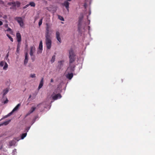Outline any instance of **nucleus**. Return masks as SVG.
I'll return each instance as SVG.
<instances>
[{
	"label": "nucleus",
	"mask_w": 155,
	"mask_h": 155,
	"mask_svg": "<svg viewBox=\"0 0 155 155\" xmlns=\"http://www.w3.org/2000/svg\"><path fill=\"white\" fill-rule=\"evenodd\" d=\"M4 26L5 28H7L8 27V24H5L4 25Z\"/></svg>",
	"instance_id": "37998d69"
},
{
	"label": "nucleus",
	"mask_w": 155,
	"mask_h": 155,
	"mask_svg": "<svg viewBox=\"0 0 155 155\" xmlns=\"http://www.w3.org/2000/svg\"><path fill=\"white\" fill-rule=\"evenodd\" d=\"M18 45H17V48H20V46H21V43L20 42H18Z\"/></svg>",
	"instance_id": "f704fd0d"
},
{
	"label": "nucleus",
	"mask_w": 155,
	"mask_h": 155,
	"mask_svg": "<svg viewBox=\"0 0 155 155\" xmlns=\"http://www.w3.org/2000/svg\"><path fill=\"white\" fill-rule=\"evenodd\" d=\"M61 97V96L60 94H58L52 96L53 99L54 100H56L58 98H60Z\"/></svg>",
	"instance_id": "6e6552de"
},
{
	"label": "nucleus",
	"mask_w": 155,
	"mask_h": 155,
	"mask_svg": "<svg viewBox=\"0 0 155 155\" xmlns=\"http://www.w3.org/2000/svg\"><path fill=\"white\" fill-rule=\"evenodd\" d=\"M82 25V22H81L78 21V29L79 30H80L81 28V26Z\"/></svg>",
	"instance_id": "4be33fe9"
},
{
	"label": "nucleus",
	"mask_w": 155,
	"mask_h": 155,
	"mask_svg": "<svg viewBox=\"0 0 155 155\" xmlns=\"http://www.w3.org/2000/svg\"><path fill=\"white\" fill-rule=\"evenodd\" d=\"M16 142L15 141V140H13L10 141L9 142V145L10 146H12L13 145H14Z\"/></svg>",
	"instance_id": "f3484780"
},
{
	"label": "nucleus",
	"mask_w": 155,
	"mask_h": 155,
	"mask_svg": "<svg viewBox=\"0 0 155 155\" xmlns=\"http://www.w3.org/2000/svg\"><path fill=\"white\" fill-rule=\"evenodd\" d=\"M29 5H30L31 7H35V5L34 2H30L29 5H27L26 6L27 7Z\"/></svg>",
	"instance_id": "6ab92c4d"
},
{
	"label": "nucleus",
	"mask_w": 155,
	"mask_h": 155,
	"mask_svg": "<svg viewBox=\"0 0 155 155\" xmlns=\"http://www.w3.org/2000/svg\"><path fill=\"white\" fill-rule=\"evenodd\" d=\"M20 3L19 2L17 1L16 3V5H17V7H19L20 5Z\"/></svg>",
	"instance_id": "473e14b6"
},
{
	"label": "nucleus",
	"mask_w": 155,
	"mask_h": 155,
	"mask_svg": "<svg viewBox=\"0 0 155 155\" xmlns=\"http://www.w3.org/2000/svg\"><path fill=\"white\" fill-rule=\"evenodd\" d=\"M32 57V56L31 57V59L32 60V61H33L35 60V57Z\"/></svg>",
	"instance_id": "c03bdc74"
},
{
	"label": "nucleus",
	"mask_w": 155,
	"mask_h": 155,
	"mask_svg": "<svg viewBox=\"0 0 155 155\" xmlns=\"http://www.w3.org/2000/svg\"><path fill=\"white\" fill-rule=\"evenodd\" d=\"M45 43L47 48L50 49L51 47L52 43L50 35H45Z\"/></svg>",
	"instance_id": "f03ea898"
},
{
	"label": "nucleus",
	"mask_w": 155,
	"mask_h": 155,
	"mask_svg": "<svg viewBox=\"0 0 155 155\" xmlns=\"http://www.w3.org/2000/svg\"><path fill=\"white\" fill-rule=\"evenodd\" d=\"M46 32L45 33V35H50V32H51V30L50 29L51 28L49 24L47 23L46 24Z\"/></svg>",
	"instance_id": "20e7f679"
},
{
	"label": "nucleus",
	"mask_w": 155,
	"mask_h": 155,
	"mask_svg": "<svg viewBox=\"0 0 155 155\" xmlns=\"http://www.w3.org/2000/svg\"><path fill=\"white\" fill-rule=\"evenodd\" d=\"M5 64V62H3V61H2L0 63V66L1 67H2L4 66V65Z\"/></svg>",
	"instance_id": "2f4dec72"
},
{
	"label": "nucleus",
	"mask_w": 155,
	"mask_h": 155,
	"mask_svg": "<svg viewBox=\"0 0 155 155\" xmlns=\"http://www.w3.org/2000/svg\"><path fill=\"white\" fill-rule=\"evenodd\" d=\"M58 18L61 21H64V18L61 16H59Z\"/></svg>",
	"instance_id": "72a5a7b5"
},
{
	"label": "nucleus",
	"mask_w": 155,
	"mask_h": 155,
	"mask_svg": "<svg viewBox=\"0 0 155 155\" xmlns=\"http://www.w3.org/2000/svg\"><path fill=\"white\" fill-rule=\"evenodd\" d=\"M2 24H3L2 22V21H0V26L2 25Z\"/></svg>",
	"instance_id": "a18cd8bd"
},
{
	"label": "nucleus",
	"mask_w": 155,
	"mask_h": 155,
	"mask_svg": "<svg viewBox=\"0 0 155 155\" xmlns=\"http://www.w3.org/2000/svg\"><path fill=\"white\" fill-rule=\"evenodd\" d=\"M16 37L17 41L18 42H21V36L19 33H17Z\"/></svg>",
	"instance_id": "f8f14e48"
},
{
	"label": "nucleus",
	"mask_w": 155,
	"mask_h": 155,
	"mask_svg": "<svg viewBox=\"0 0 155 155\" xmlns=\"http://www.w3.org/2000/svg\"><path fill=\"white\" fill-rule=\"evenodd\" d=\"M12 5H13L14 7L16 6V2H12Z\"/></svg>",
	"instance_id": "c9c22d12"
},
{
	"label": "nucleus",
	"mask_w": 155,
	"mask_h": 155,
	"mask_svg": "<svg viewBox=\"0 0 155 155\" xmlns=\"http://www.w3.org/2000/svg\"><path fill=\"white\" fill-rule=\"evenodd\" d=\"M8 53H9V52H8V53L7 54H6V55L5 57V58H6V60H7V59L8 58V57L9 56Z\"/></svg>",
	"instance_id": "e433bc0d"
},
{
	"label": "nucleus",
	"mask_w": 155,
	"mask_h": 155,
	"mask_svg": "<svg viewBox=\"0 0 155 155\" xmlns=\"http://www.w3.org/2000/svg\"><path fill=\"white\" fill-rule=\"evenodd\" d=\"M12 112H11L9 113L7 115L5 116L4 117H3L0 120V121L2 120L3 119L5 118H7L8 117L10 116L12 114Z\"/></svg>",
	"instance_id": "aec40b11"
},
{
	"label": "nucleus",
	"mask_w": 155,
	"mask_h": 155,
	"mask_svg": "<svg viewBox=\"0 0 155 155\" xmlns=\"http://www.w3.org/2000/svg\"><path fill=\"white\" fill-rule=\"evenodd\" d=\"M6 35L9 38V39H10L11 41L12 42H13V38L11 36H10L8 34H7Z\"/></svg>",
	"instance_id": "bb28decb"
},
{
	"label": "nucleus",
	"mask_w": 155,
	"mask_h": 155,
	"mask_svg": "<svg viewBox=\"0 0 155 155\" xmlns=\"http://www.w3.org/2000/svg\"><path fill=\"white\" fill-rule=\"evenodd\" d=\"M54 81L53 79H51V82H53Z\"/></svg>",
	"instance_id": "49530a36"
},
{
	"label": "nucleus",
	"mask_w": 155,
	"mask_h": 155,
	"mask_svg": "<svg viewBox=\"0 0 155 155\" xmlns=\"http://www.w3.org/2000/svg\"><path fill=\"white\" fill-rule=\"evenodd\" d=\"M31 97V95H30L29 96V98H30Z\"/></svg>",
	"instance_id": "8fccbe9b"
},
{
	"label": "nucleus",
	"mask_w": 155,
	"mask_h": 155,
	"mask_svg": "<svg viewBox=\"0 0 155 155\" xmlns=\"http://www.w3.org/2000/svg\"><path fill=\"white\" fill-rule=\"evenodd\" d=\"M20 50V48H17L16 52L18 53H19Z\"/></svg>",
	"instance_id": "ea45409f"
},
{
	"label": "nucleus",
	"mask_w": 155,
	"mask_h": 155,
	"mask_svg": "<svg viewBox=\"0 0 155 155\" xmlns=\"http://www.w3.org/2000/svg\"><path fill=\"white\" fill-rule=\"evenodd\" d=\"M12 2H10V3H8V4L9 5H12Z\"/></svg>",
	"instance_id": "de8ad7c7"
},
{
	"label": "nucleus",
	"mask_w": 155,
	"mask_h": 155,
	"mask_svg": "<svg viewBox=\"0 0 155 155\" xmlns=\"http://www.w3.org/2000/svg\"><path fill=\"white\" fill-rule=\"evenodd\" d=\"M38 48L40 51H38V54L41 53L42 52V50L43 49L42 42V41H40V42Z\"/></svg>",
	"instance_id": "0eeeda50"
},
{
	"label": "nucleus",
	"mask_w": 155,
	"mask_h": 155,
	"mask_svg": "<svg viewBox=\"0 0 155 155\" xmlns=\"http://www.w3.org/2000/svg\"><path fill=\"white\" fill-rule=\"evenodd\" d=\"M69 64L73 62L75 60V55L74 53L73 49H71L69 51Z\"/></svg>",
	"instance_id": "f257e3e1"
},
{
	"label": "nucleus",
	"mask_w": 155,
	"mask_h": 155,
	"mask_svg": "<svg viewBox=\"0 0 155 155\" xmlns=\"http://www.w3.org/2000/svg\"><path fill=\"white\" fill-rule=\"evenodd\" d=\"M30 77L31 78H35L36 77V75H35V74H30Z\"/></svg>",
	"instance_id": "7c9ffc66"
},
{
	"label": "nucleus",
	"mask_w": 155,
	"mask_h": 155,
	"mask_svg": "<svg viewBox=\"0 0 155 155\" xmlns=\"http://www.w3.org/2000/svg\"><path fill=\"white\" fill-rule=\"evenodd\" d=\"M4 18H7V16L6 15H5L4 16Z\"/></svg>",
	"instance_id": "09e8293b"
},
{
	"label": "nucleus",
	"mask_w": 155,
	"mask_h": 155,
	"mask_svg": "<svg viewBox=\"0 0 155 155\" xmlns=\"http://www.w3.org/2000/svg\"><path fill=\"white\" fill-rule=\"evenodd\" d=\"M75 65H71V64H70L69 67L68 68L67 70H70V72H71V73H73V72L74 71V68H75Z\"/></svg>",
	"instance_id": "423d86ee"
},
{
	"label": "nucleus",
	"mask_w": 155,
	"mask_h": 155,
	"mask_svg": "<svg viewBox=\"0 0 155 155\" xmlns=\"http://www.w3.org/2000/svg\"><path fill=\"white\" fill-rule=\"evenodd\" d=\"M43 18H41L40 20L38 23V25L40 26L42 23Z\"/></svg>",
	"instance_id": "c85d7f7f"
},
{
	"label": "nucleus",
	"mask_w": 155,
	"mask_h": 155,
	"mask_svg": "<svg viewBox=\"0 0 155 155\" xmlns=\"http://www.w3.org/2000/svg\"><path fill=\"white\" fill-rule=\"evenodd\" d=\"M8 90L7 89L4 90L3 91V97L5 96L8 93Z\"/></svg>",
	"instance_id": "5701e85b"
},
{
	"label": "nucleus",
	"mask_w": 155,
	"mask_h": 155,
	"mask_svg": "<svg viewBox=\"0 0 155 155\" xmlns=\"http://www.w3.org/2000/svg\"><path fill=\"white\" fill-rule=\"evenodd\" d=\"M31 113L29 111L25 115V117H27Z\"/></svg>",
	"instance_id": "58836bf2"
},
{
	"label": "nucleus",
	"mask_w": 155,
	"mask_h": 155,
	"mask_svg": "<svg viewBox=\"0 0 155 155\" xmlns=\"http://www.w3.org/2000/svg\"><path fill=\"white\" fill-rule=\"evenodd\" d=\"M8 67V64L6 62H5V65L3 68V69L4 70H6Z\"/></svg>",
	"instance_id": "a878e982"
},
{
	"label": "nucleus",
	"mask_w": 155,
	"mask_h": 155,
	"mask_svg": "<svg viewBox=\"0 0 155 155\" xmlns=\"http://www.w3.org/2000/svg\"><path fill=\"white\" fill-rule=\"evenodd\" d=\"M27 134V133H25L22 134L21 137V138L23 139L26 136Z\"/></svg>",
	"instance_id": "393cba45"
},
{
	"label": "nucleus",
	"mask_w": 155,
	"mask_h": 155,
	"mask_svg": "<svg viewBox=\"0 0 155 155\" xmlns=\"http://www.w3.org/2000/svg\"><path fill=\"white\" fill-rule=\"evenodd\" d=\"M20 138H15L14 139V140H17V141H18L20 140Z\"/></svg>",
	"instance_id": "4c0bfd02"
},
{
	"label": "nucleus",
	"mask_w": 155,
	"mask_h": 155,
	"mask_svg": "<svg viewBox=\"0 0 155 155\" xmlns=\"http://www.w3.org/2000/svg\"><path fill=\"white\" fill-rule=\"evenodd\" d=\"M8 99H7V98H6V101H4V104H5L7 103L8 102Z\"/></svg>",
	"instance_id": "a19ab883"
},
{
	"label": "nucleus",
	"mask_w": 155,
	"mask_h": 155,
	"mask_svg": "<svg viewBox=\"0 0 155 155\" xmlns=\"http://www.w3.org/2000/svg\"><path fill=\"white\" fill-rule=\"evenodd\" d=\"M56 38L60 43L61 42V41L60 37V33L59 31L56 32Z\"/></svg>",
	"instance_id": "9d476101"
},
{
	"label": "nucleus",
	"mask_w": 155,
	"mask_h": 155,
	"mask_svg": "<svg viewBox=\"0 0 155 155\" xmlns=\"http://www.w3.org/2000/svg\"><path fill=\"white\" fill-rule=\"evenodd\" d=\"M73 76V73H68L66 75V77L67 78L71 80Z\"/></svg>",
	"instance_id": "2eb2a0df"
},
{
	"label": "nucleus",
	"mask_w": 155,
	"mask_h": 155,
	"mask_svg": "<svg viewBox=\"0 0 155 155\" xmlns=\"http://www.w3.org/2000/svg\"><path fill=\"white\" fill-rule=\"evenodd\" d=\"M15 19L18 22L21 27H23L24 26V24L23 19L21 17H16L15 18Z\"/></svg>",
	"instance_id": "7ed1b4c3"
},
{
	"label": "nucleus",
	"mask_w": 155,
	"mask_h": 155,
	"mask_svg": "<svg viewBox=\"0 0 155 155\" xmlns=\"http://www.w3.org/2000/svg\"><path fill=\"white\" fill-rule=\"evenodd\" d=\"M64 62V60H61L58 62L59 64L58 67L59 68L61 69L63 67Z\"/></svg>",
	"instance_id": "9b49d317"
},
{
	"label": "nucleus",
	"mask_w": 155,
	"mask_h": 155,
	"mask_svg": "<svg viewBox=\"0 0 155 155\" xmlns=\"http://www.w3.org/2000/svg\"><path fill=\"white\" fill-rule=\"evenodd\" d=\"M35 51V48L34 45L31 46L30 47V55L32 57L33 56L34 53Z\"/></svg>",
	"instance_id": "39448f33"
},
{
	"label": "nucleus",
	"mask_w": 155,
	"mask_h": 155,
	"mask_svg": "<svg viewBox=\"0 0 155 155\" xmlns=\"http://www.w3.org/2000/svg\"><path fill=\"white\" fill-rule=\"evenodd\" d=\"M44 84V78H42L41 80L40 81L38 87V90H39L40 88H41L43 86Z\"/></svg>",
	"instance_id": "ddd939ff"
},
{
	"label": "nucleus",
	"mask_w": 155,
	"mask_h": 155,
	"mask_svg": "<svg viewBox=\"0 0 155 155\" xmlns=\"http://www.w3.org/2000/svg\"><path fill=\"white\" fill-rule=\"evenodd\" d=\"M20 106V104H18L16 105V106L13 109V110H12V111L11 112H12V114H13V113L14 112L17 110H18Z\"/></svg>",
	"instance_id": "dca6fc26"
},
{
	"label": "nucleus",
	"mask_w": 155,
	"mask_h": 155,
	"mask_svg": "<svg viewBox=\"0 0 155 155\" xmlns=\"http://www.w3.org/2000/svg\"><path fill=\"white\" fill-rule=\"evenodd\" d=\"M69 3L68 1H66L64 2V3L62 4L64 6L68 11H69Z\"/></svg>",
	"instance_id": "1a4fd4ad"
},
{
	"label": "nucleus",
	"mask_w": 155,
	"mask_h": 155,
	"mask_svg": "<svg viewBox=\"0 0 155 155\" xmlns=\"http://www.w3.org/2000/svg\"><path fill=\"white\" fill-rule=\"evenodd\" d=\"M83 17L82 15L81 17H80L79 18L78 21L82 22V20L83 19Z\"/></svg>",
	"instance_id": "cd10ccee"
},
{
	"label": "nucleus",
	"mask_w": 155,
	"mask_h": 155,
	"mask_svg": "<svg viewBox=\"0 0 155 155\" xmlns=\"http://www.w3.org/2000/svg\"><path fill=\"white\" fill-rule=\"evenodd\" d=\"M10 9H12V7H11L10 8Z\"/></svg>",
	"instance_id": "603ef678"
},
{
	"label": "nucleus",
	"mask_w": 155,
	"mask_h": 155,
	"mask_svg": "<svg viewBox=\"0 0 155 155\" xmlns=\"http://www.w3.org/2000/svg\"><path fill=\"white\" fill-rule=\"evenodd\" d=\"M36 109V107L34 106L32 107L29 110V112L30 113H33Z\"/></svg>",
	"instance_id": "412c9836"
},
{
	"label": "nucleus",
	"mask_w": 155,
	"mask_h": 155,
	"mask_svg": "<svg viewBox=\"0 0 155 155\" xmlns=\"http://www.w3.org/2000/svg\"><path fill=\"white\" fill-rule=\"evenodd\" d=\"M28 53L27 52L25 54V59L24 61V64L25 65H26L27 63L28 62Z\"/></svg>",
	"instance_id": "4468645a"
},
{
	"label": "nucleus",
	"mask_w": 155,
	"mask_h": 155,
	"mask_svg": "<svg viewBox=\"0 0 155 155\" xmlns=\"http://www.w3.org/2000/svg\"><path fill=\"white\" fill-rule=\"evenodd\" d=\"M10 121L11 120H9L7 121L4 122L3 123L0 124V126L3 125H8Z\"/></svg>",
	"instance_id": "a211bd4d"
},
{
	"label": "nucleus",
	"mask_w": 155,
	"mask_h": 155,
	"mask_svg": "<svg viewBox=\"0 0 155 155\" xmlns=\"http://www.w3.org/2000/svg\"><path fill=\"white\" fill-rule=\"evenodd\" d=\"M6 31H9L11 33H12V29L10 28H8V29Z\"/></svg>",
	"instance_id": "c756f323"
},
{
	"label": "nucleus",
	"mask_w": 155,
	"mask_h": 155,
	"mask_svg": "<svg viewBox=\"0 0 155 155\" xmlns=\"http://www.w3.org/2000/svg\"><path fill=\"white\" fill-rule=\"evenodd\" d=\"M71 0H67V1H71Z\"/></svg>",
	"instance_id": "3c124183"
},
{
	"label": "nucleus",
	"mask_w": 155,
	"mask_h": 155,
	"mask_svg": "<svg viewBox=\"0 0 155 155\" xmlns=\"http://www.w3.org/2000/svg\"><path fill=\"white\" fill-rule=\"evenodd\" d=\"M40 106H43V104L42 103H41V104H38V105H37V107H39Z\"/></svg>",
	"instance_id": "79ce46f5"
},
{
	"label": "nucleus",
	"mask_w": 155,
	"mask_h": 155,
	"mask_svg": "<svg viewBox=\"0 0 155 155\" xmlns=\"http://www.w3.org/2000/svg\"><path fill=\"white\" fill-rule=\"evenodd\" d=\"M55 56L54 55H53V56L52 57V58L51 60V61L52 63H53L54 61L55 60Z\"/></svg>",
	"instance_id": "b1692460"
}]
</instances>
